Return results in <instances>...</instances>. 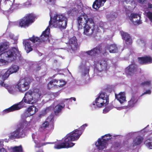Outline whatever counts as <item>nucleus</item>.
<instances>
[{
    "instance_id": "8",
    "label": "nucleus",
    "mask_w": 152,
    "mask_h": 152,
    "mask_svg": "<svg viewBox=\"0 0 152 152\" xmlns=\"http://www.w3.org/2000/svg\"><path fill=\"white\" fill-rule=\"evenodd\" d=\"M113 135L109 134H105L99 138L95 143V146L99 151H102L107 148L111 142Z\"/></svg>"
},
{
    "instance_id": "28",
    "label": "nucleus",
    "mask_w": 152,
    "mask_h": 152,
    "mask_svg": "<svg viewBox=\"0 0 152 152\" xmlns=\"http://www.w3.org/2000/svg\"><path fill=\"white\" fill-rule=\"evenodd\" d=\"M7 148L10 152H23L21 145L13 147H8Z\"/></svg>"
},
{
    "instance_id": "6",
    "label": "nucleus",
    "mask_w": 152,
    "mask_h": 152,
    "mask_svg": "<svg viewBox=\"0 0 152 152\" xmlns=\"http://www.w3.org/2000/svg\"><path fill=\"white\" fill-rule=\"evenodd\" d=\"M31 122V121L28 122L25 120H21L18 125L16 130L10 133L9 138L12 139H15L25 137L27 134L26 128L30 126Z\"/></svg>"
},
{
    "instance_id": "30",
    "label": "nucleus",
    "mask_w": 152,
    "mask_h": 152,
    "mask_svg": "<svg viewBox=\"0 0 152 152\" xmlns=\"http://www.w3.org/2000/svg\"><path fill=\"white\" fill-rule=\"evenodd\" d=\"M143 139L142 137L138 136L133 140L132 143L133 147L135 148L136 146L139 145L142 142Z\"/></svg>"
},
{
    "instance_id": "25",
    "label": "nucleus",
    "mask_w": 152,
    "mask_h": 152,
    "mask_svg": "<svg viewBox=\"0 0 152 152\" xmlns=\"http://www.w3.org/2000/svg\"><path fill=\"white\" fill-rule=\"evenodd\" d=\"M100 52V48L99 47H96L90 50L87 51L86 53L88 55L94 56H96Z\"/></svg>"
},
{
    "instance_id": "21",
    "label": "nucleus",
    "mask_w": 152,
    "mask_h": 152,
    "mask_svg": "<svg viewBox=\"0 0 152 152\" xmlns=\"http://www.w3.org/2000/svg\"><path fill=\"white\" fill-rule=\"evenodd\" d=\"M38 110L37 108L34 106H30L26 109L25 113V115L27 117L32 116L35 114Z\"/></svg>"
},
{
    "instance_id": "2",
    "label": "nucleus",
    "mask_w": 152,
    "mask_h": 152,
    "mask_svg": "<svg viewBox=\"0 0 152 152\" xmlns=\"http://www.w3.org/2000/svg\"><path fill=\"white\" fill-rule=\"evenodd\" d=\"M9 43L5 42L0 44V66L8 64L9 63L19 59L21 56L20 52L17 47H12L7 50L9 47Z\"/></svg>"
},
{
    "instance_id": "10",
    "label": "nucleus",
    "mask_w": 152,
    "mask_h": 152,
    "mask_svg": "<svg viewBox=\"0 0 152 152\" xmlns=\"http://www.w3.org/2000/svg\"><path fill=\"white\" fill-rule=\"evenodd\" d=\"M109 103V96L104 92L100 93L93 103L92 107L101 108L106 106Z\"/></svg>"
},
{
    "instance_id": "4",
    "label": "nucleus",
    "mask_w": 152,
    "mask_h": 152,
    "mask_svg": "<svg viewBox=\"0 0 152 152\" xmlns=\"http://www.w3.org/2000/svg\"><path fill=\"white\" fill-rule=\"evenodd\" d=\"M84 7L80 0H76L75 4H74L70 8L68 12V15L73 16L75 14L80 13L83 12L81 15L77 18L78 25L79 28H81L83 25L84 26L87 23H89L90 22L89 20L92 19L91 18H88L87 15L83 12Z\"/></svg>"
},
{
    "instance_id": "53",
    "label": "nucleus",
    "mask_w": 152,
    "mask_h": 152,
    "mask_svg": "<svg viewBox=\"0 0 152 152\" xmlns=\"http://www.w3.org/2000/svg\"><path fill=\"white\" fill-rule=\"evenodd\" d=\"M37 152H43L42 150H40Z\"/></svg>"
},
{
    "instance_id": "61",
    "label": "nucleus",
    "mask_w": 152,
    "mask_h": 152,
    "mask_svg": "<svg viewBox=\"0 0 152 152\" xmlns=\"http://www.w3.org/2000/svg\"><path fill=\"white\" fill-rule=\"evenodd\" d=\"M65 44H66V45H67V44L66 43H65Z\"/></svg>"
},
{
    "instance_id": "45",
    "label": "nucleus",
    "mask_w": 152,
    "mask_h": 152,
    "mask_svg": "<svg viewBox=\"0 0 152 152\" xmlns=\"http://www.w3.org/2000/svg\"><path fill=\"white\" fill-rule=\"evenodd\" d=\"M9 36L11 39H13L15 41L17 39V37H15L14 34L12 33H9Z\"/></svg>"
},
{
    "instance_id": "9",
    "label": "nucleus",
    "mask_w": 152,
    "mask_h": 152,
    "mask_svg": "<svg viewBox=\"0 0 152 152\" xmlns=\"http://www.w3.org/2000/svg\"><path fill=\"white\" fill-rule=\"evenodd\" d=\"M113 135L109 134H105L99 138L95 143V146L99 151H102L107 148L111 142Z\"/></svg>"
},
{
    "instance_id": "22",
    "label": "nucleus",
    "mask_w": 152,
    "mask_h": 152,
    "mask_svg": "<svg viewBox=\"0 0 152 152\" xmlns=\"http://www.w3.org/2000/svg\"><path fill=\"white\" fill-rule=\"evenodd\" d=\"M126 94L124 92H121L117 95L115 94V96L117 99L121 104H122L126 102Z\"/></svg>"
},
{
    "instance_id": "26",
    "label": "nucleus",
    "mask_w": 152,
    "mask_h": 152,
    "mask_svg": "<svg viewBox=\"0 0 152 152\" xmlns=\"http://www.w3.org/2000/svg\"><path fill=\"white\" fill-rule=\"evenodd\" d=\"M138 60L140 64H149L152 63V58L150 56H145L139 58Z\"/></svg>"
},
{
    "instance_id": "33",
    "label": "nucleus",
    "mask_w": 152,
    "mask_h": 152,
    "mask_svg": "<svg viewBox=\"0 0 152 152\" xmlns=\"http://www.w3.org/2000/svg\"><path fill=\"white\" fill-rule=\"evenodd\" d=\"M7 3L10 5L11 4H12V5L10 8V10L11 11H13L14 10L17 9L19 8V4L14 3H12V2L10 1H7Z\"/></svg>"
},
{
    "instance_id": "19",
    "label": "nucleus",
    "mask_w": 152,
    "mask_h": 152,
    "mask_svg": "<svg viewBox=\"0 0 152 152\" xmlns=\"http://www.w3.org/2000/svg\"><path fill=\"white\" fill-rule=\"evenodd\" d=\"M129 19L135 25H139L142 23L140 14L137 13H131L129 17Z\"/></svg>"
},
{
    "instance_id": "54",
    "label": "nucleus",
    "mask_w": 152,
    "mask_h": 152,
    "mask_svg": "<svg viewBox=\"0 0 152 152\" xmlns=\"http://www.w3.org/2000/svg\"><path fill=\"white\" fill-rule=\"evenodd\" d=\"M125 0V1L126 2V3H128L129 2L130 0Z\"/></svg>"
},
{
    "instance_id": "42",
    "label": "nucleus",
    "mask_w": 152,
    "mask_h": 152,
    "mask_svg": "<svg viewBox=\"0 0 152 152\" xmlns=\"http://www.w3.org/2000/svg\"><path fill=\"white\" fill-rule=\"evenodd\" d=\"M4 79L2 75L0 74V87H6V84L4 83Z\"/></svg>"
},
{
    "instance_id": "31",
    "label": "nucleus",
    "mask_w": 152,
    "mask_h": 152,
    "mask_svg": "<svg viewBox=\"0 0 152 152\" xmlns=\"http://www.w3.org/2000/svg\"><path fill=\"white\" fill-rule=\"evenodd\" d=\"M148 8L146 10H145V15L149 18L150 20L152 22V12H149L148 11L149 9L152 8V4H148Z\"/></svg>"
},
{
    "instance_id": "29",
    "label": "nucleus",
    "mask_w": 152,
    "mask_h": 152,
    "mask_svg": "<svg viewBox=\"0 0 152 152\" xmlns=\"http://www.w3.org/2000/svg\"><path fill=\"white\" fill-rule=\"evenodd\" d=\"M137 101V97L134 96H132L131 99L128 102L127 106L130 107H133L135 105Z\"/></svg>"
},
{
    "instance_id": "3",
    "label": "nucleus",
    "mask_w": 152,
    "mask_h": 152,
    "mask_svg": "<svg viewBox=\"0 0 152 152\" xmlns=\"http://www.w3.org/2000/svg\"><path fill=\"white\" fill-rule=\"evenodd\" d=\"M88 126L87 124H85L81 126L78 129H75L68 134L64 137V142H62L61 141H59L58 142H48L46 143L54 144V148L56 149L72 147L75 145V143L72 142L76 140L79 139L85 128Z\"/></svg>"
},
{
    "instance_id": "43",
    "label": "nucleus",
    "mask_w": 152,
    "mask_h": 152,
    "mask_svg": "<svg viewBox=\"0 0 152 152\" xmlns=\"http://www.w3.org/2000/svg\"><path fill=\"white\" fill-rule=\"evenodd\" d=\"M113 108V107L111 105L108 106L106 107L103 110V113H108L110 110Z\"/></svg>"
},
{
    "instance_id": "35",
    "label": "nucleus",
    "mask_w": 152,
    "mask_h": 152,
    "mask_svg": "<svg viewBox=\"0 0 152 152\" xmlns=\"http://www.w3.org/2000/svg\"><path fill=\"white\" fill-rule=\"evenodd\" d=\"M19 67L16 65L12 66L8 70L9 71L11 74L16 73L19 69Z\"/></svg>"
},
{
    "instance_id": "11",
    "label": "nucleus",
    "mask_w": 152,
    "mask_h": 152,
    "mask_svg": "<svg viewBox=\"0 0 152 152\" xmlns=\"http://www.w3.org/2000/svg\"><path fill=\"white\" fill-rule=\"evenodd\" d=\"M30 80L28 77H26L20 79L15 84V88L18 89L19 91L23 92L28 90L29 88Z\"/></svg>"
},
{
    "instance_id": "23",
    "label": "nucleus",
    "mask_w": 152,
    "mask_h": 152,
    "mask_svg": "<svg viewBox=\"0 0 152 152\" xmlns=\"http://www.w3.org/2000/svg\"><path fill=\"white\" fill-rule=\"evenodd\" d=\"M120 33L123 39L125 40L127 45L132 44V40L129 34L123 31H121Z\"/></svg>"
},
{
    "instance_id": "7",
    "label": "nucleus",
    "mask_w": 152,
    "mask_h": 152,
    "mask_svg": "<svg viewBox=\"0 0 152 152\" xmlns=\"http://www.w3.org/2000/svg\"><path fill=\"white\" fill-rule=\"evenodd\" d=\"M50 20L49 26L60 28H65L66 26L67 19L63 14H56L52 16L50 15Z\"/></svg>"
},
{
    "instance_id": "56",
    "label": "nucleus",
    "mask_w": 152,
    "mask_h": 152,
    "mask_svg": "<svg viewBox=\"0 0 152 152\" xmlns=\"http://www.w3.org/2000/svg\"><path fill=\"white\" fill-rule=\"evenodd\" d=\"M139 2L140 3L141 2V0H139Z\"/></svg>"
},
{
    "instance_id": "58",
    "label": "nucleus",
    "mask_w": 152,
    "mask_h": 152,
    "mask_svg": "<svg viewBox=\"0 0 152 152\" xmlns=\"http://www.w3.org/2000/svg\"><path fill=\"white\" fill-rule=\"evenodd\" d=\"M102 31V30H100L99 31Z\"/></svg>"
},
{
    "instance_id": "20",
    "label": "nucleus",
    "mask_w": 152,
    "mask_h": 152,
    "mask_svg": "<svg viewBox=\"0 0 152 152\" xmlns=\"http://www.w3.org/2000/svg\"><path fill=\"white\" fill-rule=\"evenodd\" d=\"M137 66L135 64L133 63L125 69L126 74L127 75H132L137 71Z\"/></svg>"
},
{
    "instance_id": "32",
    "label": "nucleus",
    "mask_w": 152,
    "mask_h": 152,
    "mask_svg": "<svg viewBox=\"0 0 152 152\" xmlns=\"http://www.w3.org/2000/svg\"><path fill=\"white\" fill-rule=\"evenodd\" d=\"M49 125V124L48 121H45L41 125L39 128L40 131L41 132H43L48 130Z\"/></svg>"
},
{
    "instance_id": "39",
    "label": "nucleus",
    "mask_w": 152,
    "mask_h": 152,
    "mask_svg": "<svg viewBox=\"0 0 152 152\" xmlns=\"http://www.w3.org/2000/svg\"><path fill=\"white\" fill-rule=\"evenodd\" d=\"M141 85L144 87L148 86L151 87V81H144L141 83Z\"/></svg>"
},
{
    "instance_id": "48",
    "label": "nucleus",
    "mask_w": 152,
    "mask_h": 152,
    "mask_svg": "<svg viewBox=\"0 0 152 152\" xmlns=\"http://www.w3.org/2000/svg\"><path fill=\"white\" fill-rule=\"evenodd\" d=\"M59 94L58 92L53 93H51V97L52 98L57 97L58 96Z\"/></svg>"
},
{
    "instance_id": "15",
    "label": "nucleus",
    "mask_w": 152,
    "mask_h": 152,
    "mask_svg": "<svg viewBox=\"0 0 152 152\" xmlns=\"http://www.w3.org/2000/svg\"><path fill=\"white\" fill-rule=\"evenodd\" d=\"M90 22L87 23L83 27V34L88 37H90L92 35L94 31V23L93 19L89 20Z\"/></svg>"
},
{
    "instance_id": "13",
    "label": "nucleus",
    "mask_w": 152,
    "mask_h": 152,
    "mask_svg": "<svg viewBox=\"0 0 152 152\" xmlns=\"http://www.w3.org/2000/svg\"><path fill=\"white\" fill-rule=\"evenodd\" d=\"M110 63V61L107 59L100 60L95 66V72H100L106 71L109 68Z\"/></svg>"
},
{
    "instance_id": "36",
    "label": "nucleus",
    "mask_w": 152,
    "mask_h": 152,
    "mask_svg": "<svg viewBox=\"0 0 152 152\" xmlns=\"http://www.w3.org/2000/svg\"><path fill=\"white\" fill-rule=\"evenodd\" d=\"M64 107V104H62L61 105L58 104L55 106L54 108V111L55 114L58 113L61 111L62 109Z\"/></svg>"
},
{
    "instance_id": "37",
    "label": "nucleus",
    "mask_w": 152,
    "mask_h": 152,
    "mask_svg": "<svg viewBox=\"0 0 152 152\" xmlns=\"http://www.w3.org/2000/svg\"><path fill=\"white\" fill-rule=\"evenodd\" d=\"M1 75H2L3 77L4 80H6L9 77V75L11 74L9 71L8 70L5 72H1L0 73Z\"/></svg>"
},
{
    "instance_id": "62",
    "label": "nucleus",
    "mask_w": 152,
    "mask_h": 152,
    "mask_svg": "<svg viewBox=\"0 0 152 152\" xmlns=\"http://www.w3.org/2000/svg\"><path fill=\"white\" fill-rule=\"evenodd\" d=\"M65 44H66V45H67V44L66 43H65Z\"/></svg>"
},
{
    "instance_id": "5",
    "label": "nucleus",
    "mask_w": 152,
    "mask_h": 152,
    "mask_svg": "<svg viewBox=\"0 0 152 152\" xmlns=\"http://www.w3.org/2000/svg\"><path fill=\"white\" fill-rule=\"evenodd\" d=\"M50 30V28L48 26L45 30L42 32L40 38L33 36L29 39L23 40V44L24 46L25 49L27 53H28L32 50V49L31 47L33 43H34L37 42V44H36L37 46L39 42L48 41L49 36Z\"/></svg>"
},
{
    "instance_id": "17",
    "label": "nucleus",
    "mask_w": 152,
    "mask_h": 152,
    "mask_svg": "<svg viewBox=\"0 0 152 152\" xmlns=\"http://www.w3.org/2000/svg\"><path fill=\"white\" fill-rule=\"evenodd\" d=\"M113 135V137L112 140L110 143H109V145L110 144V146L111 147L112 150L115 151L116 152L120 151L119 150L121 148V142H120L116 140H114V138L113 137H115L117 136L114 135Z\"/></svg>"
},
{
    "instance_id": "52",
    "label": "nucleus",
    "mask_w": 152,
    "mask_h": 152,
    "mask_svg": "<svg viewBox=\"0 0 152 152\" xmlns=\"http://www.w3.org/2000/svg\"><path fill=\"white\" fill-rule=\"evenodd\" d=\"M3 142L2 141L0 140V147H1L3 145Z\"/></svg>"
},
{
    "instance_id": "14",
    "label": "nucleus",
    "mask_w": 152,
    "mask_h": 152,
    "mask_svg": "<svg viewBox=\"0 0 152 152\" xmlns=\"http://www.w3.org/2000/svg\"><path fill=\"white\" fill-rule=\"evenodd\" d=\"M35 18L33 14H28L21 19L19 22V26L21 27H28L30 24L33 23Z\"/></svg>"
},
{
    "instance_id": "44",
    "label": "nucleus",
    "mask_w": 152,
    "mask_h": 152,
    "mask_svg": "<svg viewBox=\"0 0 152 152\" xmlns=\"http://www.w3.org/2000/svg\"><path fill=\"white\" fill-rule=\"evenodd\" d=\"M45 1L48 4L51 5H54L55 2V0H45Z\"/></svg>"
},
{
    "instance_id": "12",
    "label": "nucleus",
    "mask_w": 152,
    "mask_h": 152,
    "mask_svg": "<svg viewBox=\"0 0 152 152\" xmlns=\"http://www.w3.org/2000/svg\"><path fill=\"white\" fill-rule=\"evenodd\" d=\"M89 71V67L86 65L85 61H82L79 66L78 72L83 78L85 80L87 83L89 82L90 79Z\"/></svg>"
},
{
    "instance_id": "46",
    "label": "nucleus",
    "mask_w": 152,
    "mask_h": 152,
    "mask_svg": "<svg viewBox=\"0 0 152 152\" xmlns=\"http://www.w3.org/2000/svg\"><path fill=\"white\" fill-rule=\"evenodd\" d=\"M31 4V3L30 1H28L24 3L23 4L25 7H28Z\"/></svg>"
},
{
    "instance_id": "60",
    "label": "nucleus",
    "mask_w": 152,
    "mask_h": 152,
    "mask_svg": "<svg viewBox=\"0 0 152 152\" xmlns=\"http://www.w3.org/2000/svg\"><path fill=\"white\" fill-rule=\"evenodd\" d=\"M65 44H66V45H67V44L66 43H65Z\"/></svg>"
},
{
    "instance_id": "50",
    "label": "nucleus",
    "mask_w": 152,
    "mask_h": 152,
    "mask_svg": "<svg viewBox=\"0 0 152 152\" xmlns=\"http://www.w3.org/2000/svg\"><path fill=\"white\" fill-rule=\"evenodd\" d=\"M0 152H6V150L4 148H0Z\"/></svg>"
},
{
    "instance_id": "59",
    "label": "nucleus",
    "mask_w": 152,
    "mask_h": 152,
    "mask_svg": "<svg viewBox=\"0 0 152 152\" xmlns=\"http://www.w3.org/2000/svg\"><path fill=\"white\" fill-rule=\"evenodd\" d=\"M48 42H49V41H48ZM47 41L46 42H47Z\"/></svg>"
},
{
    "instance_id": "40",
    "label": "nucleus",
    "mask_w": 152,
    "mask_h": 152,
    "mask_svg": "<svg viewBox=\"0 0 152 152\" xmlns=\"http://www.w3.org/2000/svg\"><path fill=\"white\" fill-rule=\"evenodd\" d=\"M72 100L75 101H76V99L75 97H71L69 99H64V102H66L67 104H70Z\"/></svg>"
},
{
    "instance_id": "27",
    "label": "nucleus",
    "mask_w": 152,
    "mask_h": 152,
    "mask_svg": "<svg viewBox=\"0 0 152 152\" xmlns=\"http://www.w3.org/2000/svg\"><path fill=\"white\" fill-rule=\"evenodd\" d=\"M106 1V0H96L93 3V8L96 10L98 9L103 6Z\"/></svg>"
},
{
    "instance_id": "1",
    "label": "nucleus",
    "mask_w": 152,
    "mask_h": 152,
    "mask_svg": "<svg viewBox=\"0 0 152 152\" xmlns=\"http://www.w3.org/2000/svg\"><path fill=\"white\" fill-rule=\"evenodd\" d=\"M41 94L39 90L35 89L33 91L29 90L26 92L22 100L18 103L15 104L3 111V114L20 109L26 106V104H33L39 100Z\"/></svg>"
},
{
    "instance_id": "24",
    "label": "nucleus",
    "mask_w": 152,
    "mask_h": 152,
    "mask_svg": "<svg viewBox=\"0 0 152 152\" xmlns=\"http://www.w3.org/2000/svg\"><path fill=\"white\" fill-rule=\"evenodd\" d=\"M105 49L108 50L110 53H114L118 52L119 48L115 44H113L107 45Z\"/></svg>"
},
{
    "instance_id": "41",
    "label": "nucleus",
    "mask_w": 152,
    "mask_h": 152,
    "mask_svg": "<svg viewBox=\"0 0 152 152\" xmlns=\"http://www.w3.org/2000/svg\"><path fill=\"white\" fill-rule=\"evenodd\" d=\"M32 138L34 140V142L36 144V145L35 146V147H38L39 148L40 146V145L38 144V142L36 140H35L36 137H37V136L35 134H33L32 135Z\"/></svg>"
},
{
    "instance_id": "49",
    "label": "nucleus",
    "mask_w": 152,
    "mask_h": 152,
    "mask_svg": "<svg viewBox=\"0 0 152 152\" xmlns=\"http://www.w3.org/2000/svg\"><path fill=\"white\" fill-rule=\"evenodd\" d=\"M53 107L52 106H50L46 108V112H48L50 110H52L53 109Z\"/></svg>"
},
{
    "instance_id": "16",
    "label": "nucleus",
    "mask_w": 152,
    "mask_h": 152,
    "mask_svg": "<svg viewBox=\"0 0 152 152\" xmlns=\"http://www.w3.org/2000/svg\"><path fill=\"white\" fill-rule=\"evenodd\" d=\"M78 47L77 40L75 37L71 38L69 40L68 46L66 48L68 52L72 53L77 50Z\"/></svg>"
},
{
    "instance_id": "18",
    "label": "nucleus",
    "mask_w": 152,
    "mask_h": 152,
    "mask_svg": "<svg viewBox=\"0 0 152 152\" xmlns=\"http://www.w3.org/2000/svg\"><path fill=\"white\" fill-rule=\"evenodd\" d=\"M58 80L56 79H53L48 84V88L50 89L51 88H56L58 87H61L64 86L66 84V82L63 80H59V84L58 85H56L58 82Z\"/></svg>"
},
{
    "instance_id": "47",
    "label": "nucleus",
    "mask_w": 152,
    "mask_h": 152,
    "mask_svg": "<svg viewBox=\"0 0 152 152\" xmlns=\"http://www.w3.org/2000/svg\"><path fill=\"white\" fill-rule=\"evenodd\" d=\"M151 93V90L149 89L146 91L142 93L140 96H142L143 95L145 94H150Z\"/></svg>"
},
{
    "instance_id": "34",
    "label": "nucleus",
    "mask_w": 152,
    "mask_h": 152,
    "mask_svg": "<svg viewBox=\"0 0 152 152\" xmlns=\"http://www.w3.org/2000/svg\"><path fill=\"white\" fill-rule=\"evenodd\" d=\"M145 144L149 149H152V137L148 138L145 142Z\"/></svg>"
},
{
    "instance_id": "38",
    "label": "nucleus",
    "mask_w": 152,
    "mask_h": 152,
    "mask_svg": "<svg viewBox=\"0 0 152 152\" xmlns=\"http://www.w3.org/2000/svg\"><path fill=\"white\" fill-rule=\"evenodd\" d=\"M6 87L5 88H7L9 93L11 94H13L15 92V89L14 87L11 86H8L7 84H6Z\"/></svg>"
},
{
    "instance_id": "51",
    "label": "nucleus",
    "mask_w": 152,
    "mask_h": 152,
    "mask_svg": "<svg viewBox=\"0 0 152 152\" xmlns=\"http://www.w3.org/2000/svg\"><path fill=\"white\" fill-rule=\"evenodd\" d=\"M126 107V106H124L121 107H118L117 108V109L118 110H120L121 109H125Z\"/></svg>"
},
{
    "instance_id": "55",
    "label": "nucleus",
    "mask_w": 152,
    "mask_h": 152,
    "mask_svg": "<svg viewBox=\"0 0 152 152\" xmlns=\"http://www.w3.org/2000/svg\"><path fill=\"white\" fill-rule=\"evenodd\" d=\"M100 28L102 29V31H104V30L103 29V28L102 27H100Z\"/></svg>"
},
{
    "instance_id": "57",
    "label": "nucleus",
    "mask_w": 152,
    "mask_h": 152,
    "mask_svg": "<svg viewBox=\"0 0 152 152\" xmlns=\"http://www.w3.org/2000/svg\"><path fill=\"white\" fill-rule=\"evenodd\" d=\"M50 117H51V119H52V118H53V117L52 116H50Z\"/></svg>"
}]
</instances>
